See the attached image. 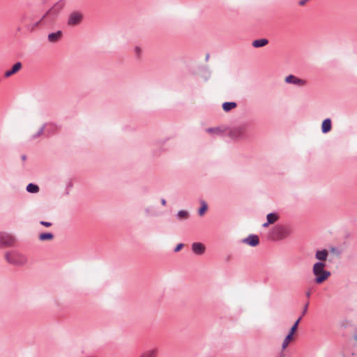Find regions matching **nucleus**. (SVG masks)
Returning a JSON list of instances; mask_svg holds the SVG:
<instances>
[{"label":"nucleus","mask_w":357,"mask_h":357,"mask_svg":"<svg viewBox=\"0 0 357 357\" xmlns=\"http://www.w3.org/2000/svg\"><path fill=\"white\" fill-rule=\"evenodd\" d=\"M266 219L267 222L263 224L264 227H267L269 225L275 223L279 219V216L275 213H271L267 215Z\"/></svg>","instance_id":"6e6552de"},{"label":"nucleus","mask_w":357,"mask_h":357,"mask_svg":"<svg viewBox=\"0 0 357 357\" xmlns=\"http://www.w3.org/2000/svg\"><path fill=\"white\" fill-rule=\"evenodd\" d=\"M182 247H183V244L182 243H180L178 245H177L176 248H175V252L179 251L181 249Z\"/></svg>","instance_id":"a878e982"},{"label":"nucleus","mask_w":357,"mask_h":357,"mask_svg":"<svg viewBox=\"0 0 357 357\" xmlns=\"http://www.w3.org/2000/svg\"><path fill=\"white\" fill-rule=\"evenodd\" d=\"M178 216L180 218H186L188 217V213L185 211H180L178 213Z\"/></svg>","instance_id":"4be33fe9"},{"label":"nucleus","mask_w":357,"mask_h":357,"mask_svg":"<svg viewBox=\"0 0 357 357\" xmlns=\"http://www.w3.org/2000/svg\"><path fill=\"white\" fill-rule=\"evenodd\" d=\"M42 225L45 226L47 227H50L52 225V223L50 222H45V221H40V222Z\"/></svg>","instance_id":"b1692460"},{"label":"nucleus","mask_w":357,"mask_h":357,"mask_svg":"<svg viewBox=\"0 0 357 357\" xmlns=\"http://www.w3.org/2000/svg\"><path fill=\"white\" fill-rule=\"evenodd\" d=\"M285 82L289 84H293L298 86H305L307 84V81L296 77L293 75H289L285 77Z\"/></svg>","instance_id":"39448f33"},{"label":"nucleus","mask_w":357,"mask_h":357,"mask_svg":"<svg viewBox=\"0 0 357 357\" xmlns=\"http://www.w3.org/2000/svg\"><path fill=\"white\" fill-rule=\"evenodd\" d=\"M156 354V350H150L144 353L140 357H155Z\"/></svg>","instance_id":"aec40b11"},{"label":"nucleus","mask_w":357,"mask_h":357,"mask_svg":"<svg viewBox=\"0 0 357 357\" xmlns=\"http://www.w3.org/2000/svg\"><path fill=\"white\" fill-rule=\"evenodd\" d=\"M61 9V6L59 4H56L53 7H52L43 16V20H49L52 21L59 14Z\"/></svg>","instance_id":"7ed1b4c3"},{"label":"nucleus","mask_w":357,"mask_h":357,"mask_svg":"<svg viewBox=\"0 0 357 357\" xmlns=\"http://www.w3.org/2000/svg\"><path fill=\"white\" fill-rule=\"evenodd\" d=\"M328 257V252L326 250H322L316 252V258L321 261H326Z\"/></svg>","instance_id":"4468645a"},{"label":"nucleus","mask_w":357,"mask_h":357,"mask_svg":"<svg viewBox=\"0 0 357 357\" xmlns=\"http://www.w3.org/2000/svg\"><path fill=\"white\" fill-rule=\"evenodd\" d=\"M236 107L234 102H226L222 104V108L225 112H229Z\"/></svg>","instance_id":"2eb2a0df"},{"label":"nucleus","mask_w":357,"mask_h":357,"mask_svg":"<svg viewBox=\"0 0 357 357\" xmlns=\"http://www.w3.org/2000/svg\"><path fill=\"white\" fill-rule=\"evenodd\" d=\"M5 259L9 264L16 266H23L26 265L28 261L25 255L17 252L6 253Z\"/></svg>","instance_id":"f03ea898"},{"label":"nucleus","mask_w":357,"mask_h":357,"mask_svg":"<svg viewBox=\"0 0 357 357\" xmlns=\"http://www.w3.org/2000/svg\"><path fill=\"white\" fill-rule=\"evenodd\" d=\"M135 52H136L138 55H139V54H140V53H141V49H140V47H136L135 48Z\"/></svg>","instance_id":"cd10ccee"},{"label":"nucleus","mask_w":357,"mask_h":357,"mask_svg":"<svg viewBox=\"0 0 357 357\" xmlns=\"http://www.w3.org/2000/svg\"><path fill=\"white\" fill-rule=\"evenodd\" d=\"M42 132H43V128H40V130H39V131H38L37 133H36V134H35V133H34V134H33V132H32V133H31V137H37V136L40 135V133H41Z\"/></svg>","instance_id":"393cba45"},{"label":"nucleus","mask_w":357,"mask_h":357,"mask_svg":"<svg viewBox=\"0 0 357 357\" xmlns=\"http://www.w3.org/2000/svg\"><path fill=\"white\" fill-rule=\"evenodd\" d=\"M218 129H213V128H208L207 130V131L209 132H214L218 131Z\"/></svg>","instance_id":"c85d7f7f"},{"label":"nucleus","mask_w":357,"mask_h":357,"mask_svg":"<svg viewBox=\"0 0 357 357\" xmlns=\"http://www.w3.org/2000/svg\"><path fill=\"white\" fill-rule=\"evenodd\" d=\"M26 190L29 192H31V193H36V192H38V190H39V188L38 185H35V184H33V183H29L27 186H26Z\"/></svg>","instance_id":"a211bd4d"},{"label":"nucleus","mask_w":357,"mask_h":357,"mask_svg":"<svg viewBox=\"0 0 357 357\" xmlns=\"http://www.w3.org/2000/svg\"><path fill=\"white\" fill-rule=\"evenodd\" d=\"M273 231L278 236V238H284L290 234L287 228L282 226H278L275 227Z\"/></svg>","instance_id":"423d86ee"},{"label":"nucleus","mask_w":357,"mask_h":357,"mask_svg":"<svg viewBox=\"0 0 357 357\" xmlns=\"http://www.w3.org/2000/svg\"><path fill=\"white\" fill-rule=\"evenodd\" d=\"M321 129L324 133H326L331 130V121L329 119H326L322 122Z\"/></svg>","instance_id":"f8f14e48"},{"label":"nucleus","mask_w":357,"mask_h":357,"mask_svg":"<svg viewBox=\"0 0 357 357\" xmlns=\"http://www.w3.org/2000/svg\"><path fill=\"white\" fill-rule=\"evenodd\" d=\"M301 317H299L294 324V325L291 326V329H290V331L289 333V334L291 335L294 336V334L295 333V332L297 331V328H298V324L299 322L301 321Z\"/></svg>","instance_id":"6ab92c4d"},{"label":"nucleus","mask_w":357,"mask_h":357,"mask_svg":"<svg viewBox=\"0 0 357 357\" xmlns=\"http://www.w3.org/2000/svg\"><path fill=\"white\" fill-rule=\"evenodd\" d=\"M309 0H301L298 3L300 6H304Z\"/></svg>","instance_id":"bb28decb"},{"label":"nucleus","mask_w":357,"mask_h":357,"mask_svg":"<svg viewBox=\"0 0 357 357\" xmlns=\"http://www.w3.org/2000/svg\"><path fill=\"white\" fill-rule=\"evenodd\" d=\"M243 242L250 245V246H257L259 243V237L257 235H250L246 238L243 240Z\"/></svg>","instance_id":"0eeeda50"},{"label":"nucleus","mask_w":357,"mask_h":357,"mask_svg":"<svg viewBox=\"0 0 357 357\" xmlns=\"http://www.w3.org/2000/svg\"><path fill=\"white\" fill-rule=\"evenodd\" d=\"M61 36L62 32L61 31H57L56 32L50 33L47 38L50 43H56L61 38Z\"/></svg>","instance_id":"9d476101"},{"label":"nucleus","mask_w":357,"mask_h":357,"mask_svg":"<svg viewBox=\"0 0 357 357\" xmlns=\"http://www.w3.org/2000/svg\"><path fill=\"white\" fill-rule=\"evenodd\" d=\"M38 238L41 241H51L53 239L54 236L51 233H43L39 235Z\"/></svg>","instance_id":"dca6fc26"},{"label":"nucleus","mask_w":357,"mask_h":357,"mask_svg":"<svg viewBox=\"0 0 357 357\" xmlns=\"http://www.w3.org/2000/svg\"><path fill=\"white\" fill-rule=\"evenodd\" d=\"M238 132V135H241L243 134V130L241 128H237L236 130H234L233 132H232V135L233 136H237V135H236V132Z\"/></svg>","instance_id":"5701e85b"},{"label":"nucleus","mask_w":357,"mask_h":357,"mask_svg":"<svg viewBox=\"0 0 357 357\" xmlns=\"http://www.w3.org/2000/svg\"><path fill=\"white\" fill-rule=\"evenodd\" d=\"M207 204L205 202H202V206L201 208L199 209V215H203L204 214V213L206 212V209H207Z\"/></svg>","instance_id":"412c9836"},{"label":"nucleus","mask_w":357,"mask_h":357,"mask_svg":"<svg viewBox=\"0 0 357 357\" xmlns=\"http://www.w3.org/2000/svg\"><path fill=\"white\" fill-rule=\"evenodd\" d=\"M21 68H22V64L20 62H17V63H15L13 65V66L12 67L11 70H7L5 73V75H4L5 77H8L11 76L12 75L18 72L21 69Z\"/></svg>","instance_id":"9b49d317"},{"label":"nucleus","mask_w":357,"mask_h":357,"mask_svg":"<svg viewBox=\"0 0 357 357\" xmlns=\"http://www.w3.org/2000/svg\"><path fill=\"white\" fill-rule=\"evenodd\" d=\"M325 266L326 264L323 262L315 263L313 266L312 271L315 276V282L317 284H321L331 275V273L324 269Z\"/></svg>","instance_id":"f257e3e1"},{"label":"nucleus","mask_w":357,"mask_h":357,"mask_svg":"<svg viewBox=\"0 0 357 357\" xmlns=\"http://www.w3.org/2000/svg\"><path fill=\"white\" fill-rule=\"evenodd\" d=\"M83 16L80 13H72L68 18V24L70 26H75L81 22Z\"/></svg>","instance_id":"20e7f679"},{"label":"nucleus","mask_w":357,"mask_h":357,"mask_svg":"<svg viewBox=\"0 0 357 357\" xmlns=\"http://www.w3.org/2000/svg\"><path fill=\"white\" fill-rule=\"evenodd\" d=\"M161 202H162V205H165L166 204V201L165 199H162Z\"/></svg>","instance_id":"c756f323"},{"label":"nucleus","mask_w":357,"mask_h":357,"mask_svg":"<svg viewBox=\"0 0 357 357\" xmlns=\"http://www.w3.org/2000/svg\"><path fill=\"white\" fill-rule=\"evenodd\" d=\"M192 250L196 255H202L204 253L205 248L201 243H194L192 245Z\"/></svg>","instance_id":"1a4fd4ad"},{"label":"nucleus","mask_w":357,"mask_h":357,"mask_svg":"<svg viewBox=\"0 0 357 357\" xmlns=\"http://www.w3.org/2000/svg\"><path fill=\"white\" fill-rule=\"evenodd\" d=\"M356 339L357 340V335H356Z\"/></svg>","instance_id":"7c9ffc66"},{"label":"nucleus","mask_w":357,"mask_h":357,"mask_svg":"<svg viewBox=\"0 0 357 357\" xmlns=\"http://www.w3.org/2000/svg\"><path fill=\"white\" fill-rule=\"evenodd\" d=\"M268 41L266 38H261L258 40H255L252 42V46L255 47H261L266 45Z\"/></svg>","instance_id":"ddd939ff"},{"label":"nucleus","mask_w":357,"mask_h":357,"mask_svg":"<svg viewBox=\"0 0 357 357\" xmlns=\"http://www.w3.org/2000/svg\"><path fill=\"white\" fill-rule=\"evenodd\" d=\"M293 339L294 336L290 334H288L282 342V349H286L288 347L289 344L293 340Z\"/></svg>","instance_id":"f3484780"}]
</instances>
